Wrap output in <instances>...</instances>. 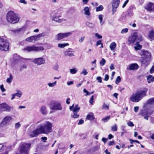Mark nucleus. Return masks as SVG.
Wrapping results in <instances>:
<instances>
[{
	"mask_svg": "<svg viewBox=\"0 0 154 154\" xmlns=\"http://www.w3.org/2000/svg\"><path fill=\"white\" fill-rule=\"evenodd\" d=\"M95 36L97 37L99 39H100L102 38V36L99 35L98 33H96L95 34Z\"/></svg>",
	"mask_w": 154,
	"mask_h": 154,
	"instance_id": "680f3d73",
	"label": "nucleus"
},
{
	"mask_svg": "<svg viewBox=\"0 0 154 154\" xmlns=\"http://www.w3.org/2000/svg\"><path fill=\"white\" fill-rule=\"evenodd\" d=\"M154 72V65L152 66V68L150 70V72L151 74H152Z\"/></svg>",
	"mask_w": 154,
	"mask_h": 154,
	"instance_id": "052dcab7",
	"label": "nucleus"
},
{
	"mask_svg": "<svg viewBox=\"0 0 154 154\" xmlns=\"http://www.w3.org/2000/svg\"><path fill=\"white\" fill-rule=\"evenodd\" d=\"M27 68V66L26 65H23L21 66L20 68V70H21L22 69H26Z\"/></svg>",
	"mask_w": 154,
	"mask_h": 154,
	"instance_id": "e2e57ef3",
	"label": "nucleus"
},
{
	"mask_svg": "<svg viewBox=\"0 0 154 154\" xmlns=\"http://www.w3.org/2000/svg\"><path fill=\"white\" fill-rule=\"evenodd\" d=\"M137 47H135L134 48L136 50H140L142 48V46L141 45H140L138 43V42L137 43Z\"/></svg>",
	"mask_w": 154,
	"mask_h": 154,
	"instance_id": "72a5a7b5",
	"label": "nucleus"
},
{
	"mask_svg": "<svg viewBox=\"0 0 154 154\" xmlns=\"http://www.w3.org/2000/svg\"><path fill=\"white\" fill-rule=\"evenodd\" d=\"M47 36V34L45 32H43L36 35L32 36V42H35L39 40L41 37Z\"/></svg>",
	"mask_w": 154,
	"mask_h": 154,
	"instance_id": "ddd939ff",
	"label": "nucleus"
},
{
	"mask_svg": "<svg viewBox=\"0 0 154 154\" xmlns=\"http://www.w3.org/2000/svg\"><path fill=\"white\" fill-rule=\"evenodd\" d=\"M19 2L21 3H23L24 4H26L27 3V2L25 0H20Z\"/></svg>",
	"mask_w": 154,
	"mask_h": 154,
	"instance_id": "13d9d810",
	"label": "nucleus"
},
{
	"mask_svg": "<svg viewBox=\"0 0 154 154\" xmlns=\"http://www.w3.org/2000/svg\"><path fill=\"white\" fill-rule=\"evenodd\" d=\"M110 118V116H108L106 117L103 118L102 119V120L104 122H106L107 121H108Z\"/></svg>",
	"mask_w": 154,
	"mask_h": 154,
	"instance_id": "f704fd0d",
	"label": "nucleus"
},
{
	"mask_svg": "<svg viewBox=\"0 0 154 154\" xmlns=\"http://www.w3.org/2000/svg\"><path fill=\"white\" fill-rule=\"evenodd\" d=\"M84 123V121L82 119L79 120V122L78 124V125H80L83 124Z\"/></svg>",
	"mask_w": 154,
	"mask_h": 154,
	"instance_id": "774afa93",
	"label": "nucleus"
},
{
	"mask_svg": "<svg viewBox=\"0 0 154 154\" xmlns=\"http://www.w3.org/2000/svg\"><path fill=\"white\" fill-rule=\"evenodd\" d=\"M101 44V48H103V45L102 43H101V40H99L97 42L96 44V46H98L99 45Z\"/></svg>",
	"mask_w": 154,
	"mask_h": 154,
	"instance_id": "37998d69",
	"label": "nucleus"
},
{
	"mask_svg": "<svg viewBox=\"0 0 154 154\" xmlns=\"http://www.w3.org/2000/svg\"><path fill=\"white\" fill-rule=\"evenodd\" d=\"M154 105V98H152L148 100L143 106V110L141 115L144 117L145 119L148 120L149 116L151 115L153 111L151 109L153 107Z\"/></svg>",
	"mask_w": 154,
	"mask_h": 154,
	"instance_id": "f03ea898",
	"label": "nucleus"
},
{
	"mask_svg": "<svg viewBox=\"0 0 154 154\" xmlns=\"http://www.w3.org/2000/svg\"><path fill=\"white\" fill-rule=\"evenodd\" d=\"M116 46V44L115 42L111 43L109 47L111 50L113 51Z\"/></svg>",
	"mask_w": 154,
	"mask_h": 154,
	"instance_id": "393cba45",
	"label": "nucleus"
},
{
	"mask_svg": "<svg viewBox=\"0 0 154 154\" xmlns=\"http://www.w3.org/2000/svg\"><path fill=\"white\" fill-rule=\"evenodd\" d=\"M72 34V32L66 33H59L55 36V39L57 40H60L66 38Z\"/></svg>",
	"mask_w": 154,
	"mask_h": 154,
	"instance_id": "1a4fd4ad",
	"label": "nucleus"
},
{
	"mask_svg": "<svg viewBox=\"0 0 154 154\" xmlns=\"http://www.w3.org/2000/svg\"><path fill=\"white\" fill-rule=\"evenodd\" d=\"M148 91L147 88H145L144 90H141L133 94L130 97L131 100L133 102H139L146 96V93Z\"/></svg>",
	"mask_w": 154,
	"mask_h": 154,
	"instance_id": "7ed1b4c3",
	"label": "nucleus"
},
{
	"mask_svg": "<svg viewBox=\"0 0 154 154\" xmlns=\"http://www.w3.org/2000/svg\"><path fill=\"white\" fill-rule=\"evenodd\" d=\"M103 16L102 15H99V19L100 20V23H101L103 20Z\"/></svg>",
	"mask_w": 154,
	"mask_h": 154,
	"instance_id": "6e6d98bb",
	"label": "nucleus"
},
{
	"mask_svg": "<svg viewBox=\"0 0 154 154\" xmlns=\"http://www.w3.org/2000/svg\"><path fill=\"white\" fill-rule=\"evenodd\" d=\"M32 62L37 66H41L45 63V59L43 57L35 58L32 61Z\"/></svg>",
	"mask_w": 154,
	"mask_h": 154,
	"instance_id": "6e6552de",
	"label": "nucleus"
},
{
	"mask_svg": "<svg viewBox=\"0 0 154 154\" xmlns=\"http://www.w3.org/2000/svg\"><path fill=\"white\" fill-rule=\"evenodd\" d=\"M70 73L72 74H75L77 72V70L75 68L70 69Z\"/></svg>",
	"mask_w": 154,
	"mask_h": 154,
	"instance_id": "e433bc0d",
	"label": "nucleus"
},
{
	"mask_svg": "<svg viewBox=\"0 0 154 154\" xmlns=\"http://www.w3.org/2000/svg\"><path fill=\"white\" fill-rule=\"evenodd\" d=\"M121 79L120 76H119L117 77L115 83L116 84H118L121 81Z\"/></svg>",
	"mask_w": 154,
	"mask_h": 154,
	"instance_id": "4c0bfd02",
	"label": "nucleus"
},
{
	"mask_svg": "<svg viewBox=\"0 0 154 154\" xmlns=\"http://www.w3.org/2000/svg\"><path fill=\"white\" fill-rule=\"evenodd\" d=\"M85 14L87 16H89L91 15L90 9L88 7H85L84 8Z\"/></svg>",
	"mask_w": 154,
	"mask_h": 154,
	"instance_id": "aec40b11",
	"label": "nucleus"
},
{
	"mask_svg": "<svg viewBox=\"0 0 154 154\" xmlns=\"http://www.w3.org/2000/svg\"><path fill=\"white\" fill-rule=\"evenodd\" d=\"M50 109L53 110H61L62 107L59 103L55 102L51 106Z\"/></svg>",
	"mask_w": 154,
	"mask_h": 154,
	"instance_id": "4468645a",
	"label": "nucleus"
},
{
	"mask_svg": "<svg viewBox=\"0 0 154 154\" xmlns=\"http://www.w3.org/2000/svg\"><path fill=\"white\" fill-rule=\"evenodd\" d=\"M74 51L68 50L65 51L64 54L66 56L71 57L74 56Z\"/></svg>",
	"mask_w": 154,
	"mask_h": 154,
	"instance_id": "a211bd4d",
	"label": "nucleus"
},
{
	"mask_svg": "<svg viewBox=\"0 0 154 154\" xmlns=\"http://www.w3.org/2000/svg\"><path fill=\"white\" fill-rule=\"evenodd\" d=\"M96 79L98 81V82L100 83L102 82V78L101 77L98 76L97 78Z\"/></svg>",
	"mask_w": 154,
	"mask_h": 154,
	"instance_id": "603ef678",
	"label": "nucleus"
},
{
	"mask_svg": "<svg viewBox=\"0 0 154 154\" xmlns=\"http://www.w3.org/2000/svg\"><path fill=\"white\" fill-rule=\"evenodd\" d=\"M106 62L105 60L104 59L102 58V60L100 62V64L101 66H103L104 65Z\"/></svg>",
	"mask_w": 154,
	"mask_h": 154,
	"instance_id": "79ce46f5",
	"label": "nucleus"
},
{
	"mask_svg": "<svg viewBox=\"0 0 154 154\" xmlns=\"http://www.w3.org/2000/svg\"><path fill=\"white\" fill-rule=\"evenodd\" d=\"M20 126L21 125L19 122L16 123L15 124V128L17 129H18L20 127Z\"/></svg>",
	"mask_w": 154,
	"mask_h": 154,
	"instance_id": "3c124183",
	"label": "nucleus"
},
{
	"mask_svg": "<svg viewBox=\"0 0 154 154\" xmlns=\"http://www.w3.org/2000/svg\"><path fill=\"white\" fill-rule=\"evenodd\" d=\"M103 9V6L102 5H100L98 7L96 8V11H102Z\"/></svg>",
	"mask_w": 154,
	"mask_h": 154,
	"instance_id": "7c9ffc66",
	"label": "nucleus"
},
{
	"mask_svg": "<svg viewBox=\"0 0 154 154\" xmlns=\"http://www.w3.org/2000/svg\"><path fill=\"white\" fill-rule=\"evenodd\" d=\"M112 14H113L116 11V9L117 8L115 7H112Z\"/></svg>",
	"mask_w": 154,
	"mask_h": 154,
	"instance_id": "bf43d9fd",
	"label": "nucleus"
},
{
	"mask_svg": "<svg viewBox=\"0 0 154 154\" xmlns=\"http://www.w3.org/2000/svg\"><path fill=\"white\" fill-rule=\"evenodd\" d=\"M128 1H129V0H127L125 2L124 4H123V5H122V7L123 8H124L126 6V5L128 3Z\"/></svg>",
	"mask_w": 154,
	"mask_h": 154,
	"instance_id": "0e129e2a",
	"label": "nucleus"
},
{
	"mask_svg": "<svg viewBox=\"0 0 154 154\" xmlns=\"http://www.w3.org/2000/svg\"><path fill=\"white\" fill-rule=\"evenodd\" d=\"M145 8L149 11H153L154 9V3L152 2H149L146 4L145 7Z\"/></svg>",
	"mask_w": 154,
	"mask_h": 154,
	"instance_id": "2eb2a0df",
	"label": "nucleus"
},
{
	"mask_svg": "<svg viewBox=\"0 0 154 154\" xmlns=\"http://www.w3.org/2000/svg\"><path fill=\"white\" fill-rule=\"evenodd\" d=\"M86 25L90 28H93L94 26V24L88 22L86 23Z\"/></svg>",
	"mask_w": 154,
	"mask_h": 154,
	"instance_id": "473e14b6",
	"label": "nucleus"
},
{
	"mask_svg": "<svg viewBox=\"0 0 154 154\" xmlns=\"http://www.w3.org/2000/svg\"><path fill=\"white\" fill-rule=\"evenodd\" d=\"M86 119L90 120H93L94 119L93 114V113H91L88 114L87 116Z\"/></svg>",
	"mask_w": 154,
	"mask_h": 154,
	"instance_id": "b1692460",
	"label": "nucleus"
},
{
	"mask_svg": "<svg viewBox=\"0 0 154 154\" xmlns=\"http://www.w3.org/2000/svg\"><path fill=\"white\" fill-rule=\"evenodd\" d=\"M53 127V123L46 121L43 125L38 126L35 130L31 132L30 136L31 137H34L41 134H48L52 131Z\"/></svg>",
	"mask_w": 154,
	"mask_h": 154,
	"instance_id": "f257e3e1",
	"label": "nucleus"
},
{
	"mask_svg": "<svg viewBox=\"0 0 154 154\" xmlns=\"http://www.w3.org/2000/svg\"><path fill=\"white\" fill-rule=\"evenodd\" d=\"M128 125L130 127H133L134 126V124L131 121H129L127 123Z\"/></svg>",
	"mask_w": 154,
	"mask_h": 154,
	"instance_id": "a18cd8bd",
	"label": "nucleus"
},
{
	"mask_svg": "<svg viewBox=\"0 0 154 154\" xmlns=\"http://www.w3.org/2000/svg\"><path fill=\"white\" fill-rule=\"evenodd\" d=\"M40 112L43 115H46L47 113V111L46 107L43 106H42L40 109Z\"/></svg>",
	"mask_w": 154,
	"mask_h": 154,
	"instance_id": "6ab92c4d",
	"label": "nucleus"
},
{
	"mask_svg": "<svg viewBox=\"0 0 154 154\" xmlns=\"http://www.w3.org/2000/svg\"><path fill=\"white\" fill-rule=\"evenodd\" d=\"M147 79L149 83L153 82H154V77L152 75H149Z\"/></svg>",
	"mask_w": 154,
	"mask_h": 154,
	"instance_id": "5701e85b",
	"label": "nucleus"
},
{
	"mask_svg": "<svg viewBox=\"0 0 154 154\" xmlns=\"http://www.w3.org/2000/svg\"><path fill=\"white\" fill-rule=\"evenodd\" d=\"M102 109H106L108 110L109 109V107L108 106L106 105V104L105 103H104Z\"/></svg>",
	"mask_w": 154,
	"mask_h": 154,
	"instance_id": "5fc2aeb1",
	"label": "nucleus"
},
{
	"mask_svg": "<svg viewBox=\"0 0 154 154\" xmlns=\"http://www.w3.org/2000/svg\"><path fill=\"white\" fill-rule=\"evenodd\" d=\"M53 69L55 70H58L59 68V65L57 63H56L53 66Z\"/></svg>",
	"mask_w": 154,
	"mask_h": 154,
	"instance_id": "a19ab883",
	"label": "nucleus"
},
{
	"mask_svg": "<svg viewBox=\"0 0 154 154\" xmlns=\"http://www.w3.org/2000/svg\"><path fill=\"white\" fill-rule=\"evenodd\" d=\"M109 79V76L108 75L106 74L105 75V77L104 80L105 81H107Z\"/></svg>",
	"mask_w": 154,
	"mask_h": 154,
	"instance_id": "69168bd1",
	"label": "nucleus"
},
{
	"mask_svg": "<svg viewBox=\"0 0 154 154\" xmlns=\"http://www.w3.org/2000/svg\"><path fill=\"white\" fill-rule=\"evenodd\" d=\"M120 0H113L112 2V7L118 8L120 3Z\"/></svg>",
	"mask_w": 154,
	"mask_h": 154,
	"instance_id": "412c9836",
	"label": "nucleus"
},
{
	"mask_svg": "<svg viewBox=\"0 0 154 154\" xmlns=\"http://www.w3.org/2000/svg\"><path fill=\"white\" fill-rule=\"evenodd\" d=\"M88 73L87 70L85 69H84L82 71L81 73V74H83L84 75H86L88 74Z\"/></svg>",
	"mask_w": 154,
	"mask_h": 154,
	"instance_id": "ea45409f",
	"label": "nucleus"
},
{
	"mask_svg": "<svg viewBox=\"0 0 154 154\" xmlns=\"http://www.w3.org/2000/svg\"><path fill=\"white\" fill-rule=\"evenodd\" d=\"M57 82L55 81L54 82L49 83L48 84V85L50 87H53L55 86L56 85Z\"/></svg>",
	"mask_w": 154,
	"mask_h": 154,
	"instance_id": "c9c22d12",
	"label": "nucleus"
},
{
	"mask_svg": "<svg viewBox=\"0 0 154 154\" xmlns=\"http://www.w3.org/2000/svg\"><path fill=\"white\" fill-rule=\"evenodd\" d=\"M25 40L26 42H32V36L27 38L25 39Z\"/></svg>",
	"mask_w": 154,
	"mask_h": 154,
	"instance_id": "c03bdc74",
	"label": "nucleus"
},
{
	"mask_svg": "<svg viewBox=\"0 0 154 154\" xmlns=\"http://www.w3.org/2000/svg\"><path fill=\"white\" fill-rule=\"evenodd\" d=\"M74 114L72 116V117L74 118H77L79 117V115L77 114V112H73Z\"/></svg>",
	"mask_w": 154,
	"mask_h": 154,
	"instance_id": "de8ad7c7",
	"label": "nucleus"
},
{
	"mask_svg": "<svg viewBox=\"0 0 154 154\" xmlns=\"http://www.w3.org/2000/svg\"><path fill=\"white\" fill-rule=\"evenodd\" d=\"M128 28H126L123 29L121 31V33L122 34L128 32Z\"/></svg>",
	"mask_w": 154,
	"mask_h": 154,
	"instance_id": "58836bf2",
	"label": "nucleus"
},
{
	"mask_svg": "<svg viewBox=\"0 0 154 154\" xmlns=\"http://www.w3.org/2000/svg\"><path fill=\"white\" fill-rule=\"evenodd\" d=\"M94 100V96H92L91 97L90 99L89 100V102L91 104H92V103L93 102V100Z\"/></svg>",
	"mask_w": 154,
	"mask_h": 154,
	"instance_id": "4d7b16f0",
	"label": "nucleus"
},
{
	"mask_svg": "<svg viewBox=\"0 0 154 154\" xmlns=\"http://www.w3.org/2000/svg\"><path fill=\"white\" fill-rule=\"evenodd\" d=\"M100 147L99 146H95L94 147L91 149V151L93 152H94L100 149Z\"/></svg>",
	"mask_w": 154,
	"mask_h": 154,
	"instance_id": "c85d7f7f",
	"label": "nucleus"
},
{
	"mask_svg": "<svg viewBox=\"0 0 154 154\" xmlns=\"http://www.w3.org/2000/svg\"><path fill=\"white\" fill-rule=\"evenodd\" d=\"M0 88L2 92H4L5 91V89L4 88V86L3 85H0Z\"/></svg>",
	"mask_w": 154,
	"mask_h": 154,
	"instance_id": "864d4df0",
	"label": "nucleus"
},
{
	"mask_svg": "<svg viewBox=\"0 0 154 154\" xmlns=\"http://www.w3.org/2000/svg\"><path fill=\"white\" fill-rule=\"evenodd\" d=\"M139 67V66L136 63H134L130 64L128 66L127 68V70H137Z\"/></svg>",
	"mask_w": 154,
	"mask_h": 154,
	"instance_id": "dca6fc26",
	"label": "nucleus"
},
{
	"mask_svg": "<svg viewBox=\"0 0 154 154\" xmlns=\"http://www.w3.org/2000/svg\"><path fill=\"white\" fill-rule=\"evenodd\" d=\"M44 49V48L42 46L36 47L34 46H28L24 49V50L30 52L32 51H42Z\"/></svg>",
	"mask_w": 154,
	"mask_h": 154,
	"instance_id": "0eeeda50",
	"label": "nucleus"
},
{
	"mask_svg": "<svg viewBox=\"0 0 154 154\" xmlns=\"http://www.w3.org/2000/svg\"><path fill=\"white\" fill-rule=\"evenodd\" d=\"M12 75L11 74H10L9 77L6 80V82L8 83H10L12 82Z\"/></svg>",
	"mask_w": 154,
	"mask_h": 154,
	"instance_id": "bb28decb",
	"label": "nucleus"
},
{
	"mask_svg": "<svg viewBox=\"0 0 154 154\" xmlns=\"http://www.w3.org/2000/svg\"><path fill=\"white\" fill-rule=\"evenodd\" d=\"M60 17L56 16L54 17L53 20L57 22L58 23L62 22L63 21L65 20L63 19L60 18Z\"/></svg>",
	"mask_w": 154,
	"mask_h": 154,
	"instance_id": "4be33fe9",
	"label": "nucleus"
},
{
	"mask_svg": "<svg viewBox=\"0 0 154 154\" xmlns=\"http://www.w3.org/2000/svg\"><path fill=\"white\" fill-rule=\"evenodd\" d=\"M48 147V145H41L40 148H42V149L45 150L44 148H46Z\"/></svg>",
	"mask_w": 154,
	"mask_h": 154,
	"instance_id": "8fccbe9b",
	"label": "nucleus"
},
{
	"mask_svg": "<svg viewBox=\"0 0 154 154\" xmlns=\"http://www.w3.org/2000/svg\"><path fill=\"white\" fill-rule=\"evenodd\" d=\"M83 91L84 92L86 93V94L85 95L86 96L87 95H90V93L87 91L85 89H84Z\"/></svg>",
	"mask_w": 154,
	"mask_h": 154,
	"instance_id": "09e8293b",
	"label": "nucleus"
},
{
	"mask_svg": "<svg viewBox=\"0 0 154 154\" xmlns=\"http://www.w3.org/2000/svg\"><path fill=\"white\" fill-rule=\"evenodd\" d=\"M130 143L131 144H133L135 142H136L138 144H140V143L139 141L137 140H133L131 139H130Z\"/></svg>",
	"mask_w": 154,
	"mask_h": 154,
	"instance_id": "49530a36",
	"label": "nucleus"
},
{
	"mask_svg": "<svg viewBox=\"0 0 154 154\" xmlns=\"http://www.w3.org/2000/svg\"><path fill=\"white\" fill-rule=\"evenodd\" d=\"M16 92L17 93L15 94V96H16L19 98L21 97L23 94L22 92L19 90H17Z\"/></svg>",
	"mask_w": 154,
	"mask_h": 154,
	"instance_id": "a878e982",
	"label": "nucleus"
},
{
	"mask_svg": "<svg viewBox=\"0 0 154 154\" xmlns=\"http://www.w3.org/2000/svg\"><path fill=\"white\" fill-rule=\"evenodd\" d=\"M149 37L151 38H152L154 37V30H152L150 32Z\"/></svg>",
	"mask_w": 154,
	"mask_h": 154,
	"instance_id": "c756f323",
	"label": "nucleus"
},
{
	"mask_svg": "<svg viewBox=\"0 0 154 154\" xmlns=\"http://www.w3.org/2000/svg\"><path fill=\"white\" fill-rule=\"evenodd\" d=\"M12 108V107L10 106L5 103L0 104V110L2 111L9 112Z\"/></svg>",
	"mask_w": 154,
	"mask_h": 154,
	"instance_id": "f8f14e48",
	"label": "nucleus"
},
{
	"mask_svg": "<svg viewBox=\"0 0 154 154\" xmlns=\"http://www.w3.org/2000/svg\"><path fill=\"white\" fill-rule=\"evenodd\" d=\"M142 52L144 56L143 59L142 60L141 62L143 63H145L146 62L150 61L151 60V54L150 53H149L147 51H141Z\"/></svg>",
	"mask_w": 154,
	"mask_h": 154,
	"instance_id": "423d86ee",
	"label": "nucleus"
},
{
	"mask_svg": "<svg viewBox=\"0 0 154 154\" xmlns=\"http://www.w3.org/2000/svg\"><path fill=\"white\" fill-rule=\"evenodd\" d=\"M9 42L5 39L0 37V50L2 51H7L9 49Z\"/></svg>",
	"mask_w": 154,
	"mask_h": 154,
	"instance_id": "39448f33",
	"label": "nucleus"
},
{
	"mask_svg": "<svg viewBox=\"0 0 154 154\" xmlns=\"http://www.w3.org/2000/svg\"><path fill=\"white\" fill-rule=\"evenodd\" d=\"M6 17L8 22L13 24L17 23L19 20L18 15L12 11H10L8 13Z\"/></svg>",
	"mask_w": 154,
	"mask_h": 154,
	"instance_id": "20e7f679",
	"label": "nucleus"
},
{
	"mask_svg": "<svg viewBox=\"0 0 154 154\" xmlns=\"http://www.w3.org/2000/svg\"><path fill=\"white\" fill-rule=\"evenodd\" d=\"M117 127L116 124H115L111 127V130L113 131H117Z\"/></svg>",
	"mask_w": 154,
	"mask_h": 154,
	"instance_id": "2f4dec72",
	"label": "nucleus"
},
{
	"mask_svg": "<svg viewBox=\"0 0 154 154\" xmlns=\"http://www.w3.org/2000/svg\"><path fill=\"white\" fill-rule=\"evenodd\" d=\"M12 119L11 117L9 116H7L5 117L2 120L0 124V126L1 127L6 126L8 124L11 120Z\"/></svg>",
	"mask_w": 154,
	"mask_h": 154,
	"instance_id": "9b49d317",
	"label": "nucleus"
},
{
	"mask_svg": "<svg viewBox=\"0 0 154 154\" xmlns=\"http://www.w3.org/2000/svg\"><path fill=\"white\" fill-rule=\"evenodd\" d=\"M85 37H84V36L81 37L80 38V39H79V42H83L84 41V40L85 39Z\"/></svg>",
	"mask_w": 154,
	"mask_h": 154,
	"instance_id": "338daca9",
	"label": "nucleus"
},
{
	"mask_svg": "<svg viewBox=\"0 0 154 154\" xmlns=\"http://www.w3.org/2000/svg\"><path fill=\"white\" fill-rule=\"evenodd\" d=\"M74 107V104H73L72 106H71L69 107V109L70 110L73 111V112H77V113L80 109V107L78 106V105H76Z\"/></svg>",
	"mask_w": 154,
	"mask_h": 154,
	"instance_id": "f3484780",
	"label": "nucleus"
},
{
	"mask_svg": "<svg viewBox=\"0 0 154 154\" xmlns=\"http://www.w3.org/2000/svg\"><path fill=\"white\" fill-rule=\"evenodd\" d=\"M69 45L68 43L66 44H58V47L60 48H63L65 46H68Z\"/></svg>",
	"mask_w": 154,
	"mask_h": 154,
	"instance_id": "cd10ccee",
	"label": "nucleus"
},
{
	"mask_svg": "<svg viewBox=\"0 0 154 154\" xmlns=\"http://www.w3.org/2000/svg\"><path fill=\"white\" fill-rule=\"evenodd\" d=\"M138 36L136 33H134L133 34L129 37L128 38V41L130 43H134L136 40L138 38L140 41L143 40L142 36H140L139 38L137 37Z\"/></svg>",
	"mask_w": 154,
	"mask_h": 154,
	"instance_id": "9d476101",
	"label": "nucleus"
}]
</instances>
